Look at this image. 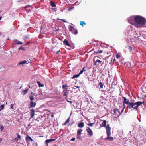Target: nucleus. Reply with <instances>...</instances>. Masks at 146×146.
<instances>
[{"instance_id": "a18cd8bd", "label": "nucleus", "mask_w": 146, "mask_h": 146, "mask_svg": "<svg viewBox=\"0 0 146 146\" xmlns=\"http://www.w3.org/2000/svg\"><path fill=\"white\" fill-rule=\"evenodd\" d=\"M67 101L68 102H69L71 104L72 103V101H68V100H67Z\"/></svg>"}, {"instance_id": "de8ad7c7", "label": "nucleus", "mask_w": 146, "mask_h": 146, "mask_svg": "<svg viewBox=\"0 0 146 146\" xmlns=\"http://www.w3.org/2000/svg\"><path fill=\"white\" fill-rule=\"evenodd\" d=\"M11 108L12 109H13V104H11Z\"/></svg>"}, {"instance_id": "412c9836", "label": "nucleus", "mask_w": 146, "mask_h": 146, "mask_svg": "<svg viewBox=\"0 0 146 146\" xmlns=\"http://www.w3.org/2000/svg\"><path fill=\"white\" fill-rule=\"evenodd\" d=\"M27 61L26 60H23L20 62L19 64L20 65H23L26 64Z\"/></svg>"}, {"instance_id": "37998d69", "label": "nucleus", "mask_w": 146, "mask_h": 146, "mask_svg": "<svg viewBox=\"0 0 146 146\" xmlns=\"http://www.w3.org/2000/svg\"><path fill=\"white\" fill-rule=\"evenodd\" d=\"M60 20L62 21H63V22H64V23L66 22V21H65L64 19H60Z\"/></svg>"}, {"instance_id": "0eeeda50", "label": "nucleus", "mask_w": 146, "mask_h": 146, "mask_svg": "<svg viewBox=\"0 0 146 146\" xmlns=\"http://www.w3.org/2000/svg\"><path fill=\"white\" fill-rule=\"evenodd\" d=\"M69 31H71L74 34L77 35L78 33V31L76 29H75L73 27L71 26L70 27Z\"/></svg>"}, {"instance_id": "e433bc0d", "label": "nucleus", "mask_w": 146, "mask_h": 146, "mask_svg": "<svg viewBox=\"0 0 146 146\" xmlns=\"http://www.w3.org/2000/svg\"><path fill=\"white\" fill-rule=\"evenodd\" d=\"M18 44H23V43L20 41H18V42L17 43Z\"/></svg>"}, {"instance_id": "09e8293b", "label": "nucleus", "mask_w": 146, "mask_h": 146, "mask_svg": "<svg viewBox=\"0 0 146 146\" xmlns=\"http://www.w3.org/2000/svg\"><path fill=\"white\" fill-rule=\"evenodd\" d=\"M14 140L17 141H18V139H17V138H14Z\"/></svg>"}, {"instance_id": "7ed1b4c3", "label": "nucleus", "mask_w": 146, "mask_h": 146, "mask_svg": "<svg viewBox=\"0 0 146 146\" xmlns=\"http://www.w3.org/2000/svg\"><path fill=\"white\" fill-rule=\"evenodd\" d=\"M29 98L30 100L29 104V108L34 107L36 105V103L35 102H33V100L34 99V96H29Z\"/></svg>"}, {"instance_id": "a211bd4d", "label": "nucleus", "mask_w": 146, "mask_h": 146, "mask_svg": "<svg viewBox=\"0 0 146 146\" xmlns=\"http://www.w3.org/2000/svg\"><path fill=\"white\" fill-rule=\"evenodd\" d=\"M107 123V121L105 120H104L103 121V122L102 123V126H100V127H106H106L107 126H106V124Z\"/></svg>"}, {"instance_id": "13d9d810", "label": "nucleus", "mask_w": 146, "mask_h": 146, "mask_svg": "<svg viewBox=\"0 0 146 146\" xmlns=\"http://www.w3.org/2000/svg\"><path fill=\"white\" fill-rule=\"evenodd\" d=\"M37 119H35V120H37V121H38V120H37Z\"/></svg>"}, {"instance_id": "9d476101", "label": "nucleus", "mask_w": 146, "mask_h": 146, "mask_svg": "<svg viewBox=\"0 0 146 146\" xmlns=\"http://www.w3.org/2000/svg\"><path fill=\"white\" fill-rule=\"evenodd\" d=\"M122 98L123 99V107H125V104L128 105L129 103V100L127 99L125 97H123Z\"/></svg>"}, {"instance_id": "1a4fd4ad", "label": "nucleus", "mask_w": 146, "mask_h": 146, "mask_svg": "<svg viewBox=\"0 0 146 146\" xmlns=\"http://www.w3.org/2000/svg\"><path fill=\"white\" fill-rule=\"evenodd\" d=\"M86 130L88 133V135L89 137H91L93 135L92 131L90 127H86Z\"/></svg>"}, {"instance_id": "8fccbe9b", "label": "nucleus", "mask_w": 146, "mask_h": 146, "mask_svg": "<svg viewBox=\"0 0 146 146\" xmlns=\"http://www.w3.org/2000/svg\"><path fill=\"white\" fill-rule=\"evenodd\" d=\"M30 6L29 5H27V6H26L25 7V8L26 9L28 7H29Z\"/></svg>"}, {"instance_id": "2eb2a0df", "label": "nucleus", "mask_w": 146, "mask_h": 146, "mask_svg": "<svg viewBox=\"0 0 146 146\" xmlns=\"http://www.w3.org/2000/svg\"><path fill=\"white\" fill-rule=\"evenodd\" d=\"M82 131V129H79L77 131V135L79 137H80L81 134V132Z\"/></svg>"}, {"instance_id": "dca6fc26", "label": "nucleus", "mask_w": 146, "mask_h": 146, "mask_svg": "<svg viewBox=\"0 0 146 146\" xmlns=\"http://www.w3.org/2000/svg\"><path fill=\"white\" fill-rule=\"evenodd\" d=\"M84 123L83 122H80L78 123V126L79 128H82L84 126Z\"/></svg>"}, {"instance_id": "cd10ccee", "label": "nucleus", "mask_w": 146, "mask_h": 146, "mask_svg": "<svg viewBox=\"0 0 146 146\" xmlns=\"http://www.w3.org/2000/svg\"><path fill=\"white\" fill-rule=\"evenodd\" d=\"M80 76V75L79 74H78L76 75H75L72 78L73 79H74V78H77L78 77Z\"/></svg>"}, {"instance_id": "bb28decb", "label": "nucleus", "mask_w": 146, "mask_h": 146, "mask_svg": "<svg viewBox=\"0 0 146 146\" xmlns=\"http://www.w3.org/2000/svg\"><path fill=\"white\" fill-rule=\"evenodd\" d=\"M121 56V54L120 53H118L115 56L116 58L117 59L119 58Z\"/></svg>"}, {"instance_id": "4c0bfd02", "label": "nucleus", "mask_w": 146, "mask_h": 146, "mask_svg": "<svg viewBox=\"0 0 146 146\" xmlns=\"http://www.w3.org/2000/svg\"><path fill=\"white\" fill-rule=\"evenodd\" d=\"M129 50L130 51H131L132 50V48L130 46H129Z\"/></svg>"}, {"instance_id": "864d4df0", "label": "nucleus", "mask_w": 146, "mask_h": 146, "mask_svg": "<svg viewBox=\"0 0 146 146\" xmlns=\"http://www.w3.org/2000/svg\"><path fill=\"white\" fill-rule=\"evenodd\" d=\"M55 92L57 94H58L59 93V92L58 91H57V92Z\"/></svg>"}, {"instance_id": "f257e3e1", "label": "nucleus", "mask_w": 146, "mask_h": 146, "mask_svg": "<svg viewBox=\"0 0 146 146\" xmlns=\"http://www.w3.org/2000/svg\"><path fill=\"white\" fill-rule=\"evenodd\" d=\"M135 26L137 28H141L146 24V19L140 15L135 16Z\"/></svg>"}, {"instance_id": "ddd939ff", "label": "nucleus", "mask_w": 146, "mask_h": 146, "mask_svg": "<svg viewBox=\"0 0 146 146\" xmlns=\"http://www.w3.org/2000/svg\"><path fill=\"white\" fill-rule=\"evenodd\" d=\"M25 140L27 143L29 142L30 141L31 142H33L34 141L32 138L30 137L28 135L26 137Z\"/></svg>"}, {"instance_id": "6ab92c4d", "label": "nucleus", "mask_w": 146, "mask_h": 146, "mask_svg": "<svg viewBox=\"0 0 146 146\" xmlns=\"http://www.w3.org/2000/svg\"><path fill=\"white\" fill-rule=\"evenodd\" d=\"M102 52L103 51L102 50H98L97 51H94V53L95 54H97L98 53L101 54Z\"/></svg>"}, {"instance_id": "f3484780", "label": "nucleus", "mask_w": 146, "mask_h": 146, "mask_svg": "<svg viewBox=\"0 0 146 146\" xmlns=\"http://www.w3.org/2000/svg\"><path fill=\"white\" fill-rule=\"evenodd\" d=\"M64 43L67 46H68L69 47H71V46L69 44L68 40L66 39H64V40L63 41Z\"/></svg>"}, {"instance_id": "e2e57ef3", "label": "nucleus", "mask_w": 146, "mask_h": 146, "mask_svg": "<svg viewBox=\"0 0 146 146\" xmlns=\"http://www.w3.org/2000/svg\"><path fill=\"white\" fill-rule=\"evenodd\" d=\"M53 115H52V117H53Z\"/></svg>"}, {"instance_id": "052dcab7", "label": "nucleus", "mask_w": 146, "mask_h": 146, "mask_svg": "<svg viewBox=\"0 0 146 146\" xmlns=\"http://www.w3.org/2000/svg\"><path fill=\"white\" fill-rule=\"evenodd\" d=\"M30 126V124H28V126Z\"/></svg>"}, {"instance_id": "c85d7f7f", "label": "nucleus", "mask_w": 146, "mask_h": 146, "mask_svg": "<svg viewBox=\"0 0 146 146\" xmlns=\"http://www.w3.org/2000/svg\"><path fill=\"white\" fill-rule=\"evenodd\" d=\"M19 50H22L23 51H25V49L24 47L22 46H21L19 48Z\"/></svg>"}, {"instance_id": "423d86ee", "label": "nucleus", "mask_w": 146, "mask_h": 146, "mask_svg": "<svg viewBox=\"0 0 146 146\" xmlns=\"http://www.w3.org/2000/svg\"><path fill=\"white\" fill-rule=\"evenodd\" d=\"M134 102V100H132L130 101L129 104L127 106V108L129 109H131L133 108H134L135 107L134 106L135 105V103Z\"/></svg>"}, {"instance_id": "20e7f679", "label": "nucleus", "mask_w": 146, "mask_h": 146, "mask_svg": "<svg viewBox=\"0 0 146 146\" xmlns=\"http://www.w3.org/2000/svg\"><path fill=\"white\" fill-rule=\"evenodd\" d=\"M124 109V107H123V109L121 110V112L118 109H117L116 108H115L114 109V114L115 115V116H116L117 117H119L122 113L123 112Z\"/></svg>"}, {"instance_id": "7c9ffc66", "label": "nucleus", "mask_w": 146, "mask_h": 146, "mask_svg": "<svg viewBox=\"0 0 146 146\" xmlns=\"http://www.w3.org/2000/svg\"><path fill=\"white\" fill-rule=\"evenodd\" d=\"M28 89H27L23 91V92H24L23 95H25V94L28 92Z\"/></svg>"}, {"instance_id": "680f3d73", "label": "nucleus", "mask_w": 146, "mask_h": 146, "mask_svg": "<svg viewBox=\"0 0 146 146\" xmlns=\"http://www.w3.org/2000/svg\"><path fill=\"white\" fill-rule=\"evenodd\" d=\"M95 57H95L94 58H94H95Z\"/></svg>"}, {"instance_id": "72a5a7b5", "label": "nucleus", "mask_w": 146, "mask_h": 146, "mask_svg": "<svg viewBox=\"0 0 146 146\" xmlns=\"http://www.w3.org/2000/svg\"><path fill=\"white\" fill-rule=\"evenodd\" d=\"M68 87V85L67 84H65L64 85L62 86V88L63 89H64L65 88H67Z\"/></svg>"}, {"instance_id": "4d7b16f0", "label": "nucleus", "mask_w": 146, "mask_h": 146, "mask_svg": "<svg viewBox=\"0 0 146 146\" xmlns=\"http://www.w3.org/2000/svg\"><path fill=\"white\" fill-rule=\"evenodd\" d=\"M76 87L77 88H79L80 87Z\"/></svg>"}, {"instance_id": "bf43d9fd", "label": "nucleus", "mask_w": 146, "mask_h": 146, "mask_svg": "<svg viewBox=\"0 0 146 146\" xmlns=\"http://www.w3.org/2000/svg\"><path fill=\"white\" fill-rule=\"evenodd\" d=\"M144 97H146V95H144Z\"/></svg>"}, {"instance_id": "6e6d98bb", "label": "nucleus", "mask_w": 146, "mask_h": 146, "mask_svg": "<svg viewBox=\"0 0 146 146\" xmlns=\"http://www.w3.org/2000/svg\"><path fill=\"white\" fill-rule=\"evenodd\" d=\"M1 18H2V17L1 16H0V20L1 19Z\"/></svg>"}, {"instance_id": "603ef678", "label": "nucleus", "mask_w": 146, "mask_h": 146, "mask_svg": "<svg viewBox=\"0 0 146 146\" xmlns=\"http://www.w3.org/2000/svg\"><path fill=\"white\" fill-rule=\"evenodd\" d=\"M2 139L1 138H0V142H1L2 141Z\"/></svg>"}, {"instance_id": "a19ab883", "label": "nucleus", "mask_w": 146, "mask_h": 146, "mask_svg": "<svg viewBox=\"0 0 146 146\" xmlns=\"http://www.w3.org/2000/svg\"><path fill=\"white\" fill-rule=\"evenodd\" d=\"M4 127L3 126H1L0 127V129H1V131H2L4 129Z\"/></svg>"}, {"instance_id": "f8f14e48", "label": "nucleus", "mask_w": 146, "mask_h": 146, "mask_svg": "<svg viewBox=\"0 0 146 146\" xmlns=\"http://www.w3.org/2000/svg\"><path fill=\"white\" fill-rule=\"evenodd\" d=\"M56 139H48L46 140L45 141V144H46V146H48V143H50V142L55 141L56 140Z\"/></svg>"}, {"instance_id": "58836bf2", "label": "nucleus", "mask_w": 146, "mask_h": 146, "mask_svg": "<svg viewBox=\"0 0 146 146\" xmlns=\"http://www.w3.org/2000/svg\"><path fill=\"white\" fill-rule=\"evenodd\" d=\"M24 37L25 39H27L28 38H29V37H28V36H24Z\"/></svg>"}, {"instance_id": "4be33fe9", "label": "nucleus", "mask_w": 146, "mask_h": 146, "mask_svg": "<svg viewBox=\"0 0 146 146\" xmlns=\"http://www.w3.org/2000/svg\"><path fill=\"white\" fill-rule=\"evenodd\" d=\"M37 82L39 87H43L44 86V85L40 83V82L38 81Z\"/></svg>"}, {"instance_id": "473e14b6", "label": "nucleus", "mask_w": 146, "mask_h": 146, "mask_svg": "<svg viewBox=\"0 0 146 146\" xmlns=\"http://www.w3.org/2000/svg\"><path fill=\"white\" fill-rule=\"evenodd\" d=\"M70 92H72V91H70V90H66V92L67 93V96L68 97V96H69V94L70 93Z\"/></svg>"}, {"instance_id": "f03ea898", "label": "nucleus", "mask_w": 146, "mask_h": 146, "mask_svg": "<svg viewBox=\"0 0 146 146\" xmlns=\"http://www.w3.org/2000/svg\"><path fill=\"white\" fill-rule=\"evenodd\" d=\"M111 127H110L109 124H107L106 127V130L107 135V137L106 138V139H108L110 141H113V137L110 136L111 135Z\"/></svg>"}, {"instance_id": "0e129e2a", "label": "nucleus", "mask_w": 146, "mask_h": 146, "mask_svg": "<svg viewBox=\"0 0 146 146\" xmlns=\"http://www.w3.org/2000/svg\"><path fill=\"white\" fill-rule=\"evenodd\" d=\"M29 88H30V86H29Z\"/></svg>"}, {"instance_id": "4468645a", "label": "nucleus", "mask_w": 146, "mask_h": 146, "mask_svg": "<svg viewBox=\"0 0 146 146\" xmlns=\"http://www.w3.org/2000/svg\"><path fill=\"white\" fill-rule=\"evenodd\" d=\"M30 114L31 116L30 119L33 118L35 115V110H30Z\"/></svg>"}, {"instance_id": "393cba45", "label": "nucleus", "mask_w": 146, "mask_h": 146, "mask_svg": "<svg viewBox=\"0 0 146 146\" xmlns=\"http://www.w3.org/2000/svg\"><path fill=\"white\" fill-rule=\"evenodd\" d=\"M5 105L4 104L1 105L0 106V111L3 110L4 108Z\"/></svg>"}, {"instance_id": "a878e982", "label": "nucleus", "mask_w": 146, "mask_h": 146, "mask_svg": "<svg viewBox=\"0 0 146 146\" xmlns=\"http://www.w3.org/2000/svg\"><path fill=\"white\" fill-rule=\"evenodd\" d=\"M86 23L84 21H80V25L82 27H84V25H86Z\"/></svg>"}, {"instance_id": "49530a36", "label": "nucleus", "mask_w": 146, "mask_h": 146, "mask_svg": "<svg viewBox=\"0 0 146 146\" xmlns=\"http://www.w3.org/2000/svg\"><path fill=\"white\" fill-rule=\"evenodd\" d=\"M60 52V50H58V51H57V52H56V54H58Z\"/></svg>"}, {"instance_id": "39448f33", "label": "nucleus", "mask_w": 146, "mask_h": 146, "mask_svg": "<svg viewBox=\"0 0 146 146\" xmlns=\"http://www.w3.org/2000/svg\"><path fill=\"white\" fill-rule=\"evenodd\" d=\"M135 16H131L129 17L128 20V22L131 24L135 26Z\"/></svg>"}, {"instance_id": "c03bdc74", "label": "nucleus", "mask_w": 146, "mask_h": 146, "mask_svg": "<svg viewBox=\"0 0 146 146\" xmlns=\"http://www.w3.org/2000/svg\"><path fill=\"white\" fill-rule=\"evenodd\" d=\"M34 93L33 92H31V95L30 96H34Z\"/></svg>"}, {"instance_id": "5701e85b", "label": "nucleus", "mask_w": 146, "mask_h": 146, "mask_svg": "<svg viewBox=\"0 0 146 146\" xmlns=\"http://www.w3.org/2000/svg\"><path fill=\"white\" fill-rule=\"evenodd\" d=\"M70 121V118L69 117L66 121L63 124V125H66Z\"/></svg>"}, {"instance_id": "6e6552de", "label": "nucleus", "mask_w": 146, "mask_h": 146, "mask_svg": "<svg viewBox=\"0 0 146 146\" xmlns=\"http://www.w3.org/2000/svg\"><path fill=\"white\" fill-rule=\"evenodd\" d=\"M145 102H137L135 103V105H137V106L134 107L133 108V110H137L138 109V107L139 106L143 104Z\"/></svg>"}, {"instance_id": "c9c22d12", "label": "nucleus", "mask_w": 146, "mask_h": 146, "mask_svg": "<svg viewBox=\"0 0 146 146\" xmlns=\"http://www.w3.org/2000/svg\"><path fill=\"white\" fill-rule=\"evenodd\" d=\"M16 134L17 136V138H19V139H20L21 138V137L20 136V135L19 133H17Z\"/></svg>"}, {"instance_id": "69168bd1", "label": "nucleus", "mask_w": 146, "mask_h": 146, "mask_svg": "<svg viewBox=\"0 0 146 146\" xmlns=\"http://www.w3.org/2000/svg\"><path fill=\"white\" fill-rule=\"evenodd\" d=\"M1 35V33H0V35Z\"/></svg>"}, {"instance_id": "2f4dec72", "label": "nucleus", "mask_w": 146, "mask_h": 146, "mask_svg": "<svg viewBox=\"0 0 146 146\" xmlns=\"http://www.w3.org/2000/svg\"><path fill=\"white\" fill-rule=\"evenodd\" d=\"M94 124V123H87V125L88 126H90V127H92V126H93Z\"/></svg>"}, {"instance_id": "ea45409f", "label": "nucleus", "mask_w": 146, "mask_h": 146, "mask_svg": "<svg viewBox=\"0 0 146 146\" xmlns=\"http://www.w3.org/2000/svg\"><path fill=\"white\" fill-rule=\"evenodd\" d=\"M75 138L73 137L71 139V141H73L75 140Z\"/></svg>"}, {"instance_id": "79ce46f5", "label": "nucleus", "mask_w": 146, "mask_h": 146, "mask_svg": "<svg viewBox=\"0 0 146 146\" xmlns=\"http://www.w3.org/2000/svg\"><path fill=\"white\" fill-rule=\"evenodd\" d=\"M30 44V42H28L26 43L25 45H28L29 44Z\"/></svg>"}, {"instance_id": "3c124183", "label": "nucleus", "mask_w": 146, "mask_h": 146, "mask_svg": "<svg viewBox=\"0 0 146 146\" xmlns=\"http://www.w3.org/2000/svg\"><path fill=\"white\" fill-rule=\"evenodd\" d=\"M88 80L89 81H92V80H90L89 79V78H88Z\"/></svg>"}, {"instance_id": "b1692460", "label": "nucleus", "mask_w": 146, "mask_h": 146, "mask_svg": "<svg viewBox=\"0 0 146 146\" xmlns=\"http://www.w3.org/2000/svg\"><path fill=\"white\" fill-rule=\"evenodd\" d=\"M85 67H84L82 70H80L79 73L80 75L82 74L84 72V71H85L86 70L85 69Z\"/></svg>"}, {"instance_id": "f704fd0d", "label": "nucleus", "mask_w": 146, "mask_h": 146, "mask_svg": "<svg viewBox=\"0 0 146 146\" xmlns=\"http://www.w3.org/2000/svg\"><path fill=\"white\" fill-rule=\"evenodd\" d=\"M67 92H65L64 93V95H63V96H66V97H65V98L66 99V100L67 99V98L68 97V96H67Z\"/></svg>"}, {"instance_id": "5fc2aeb1", "label": "nucleus", "mask_w": 146, "mask_h": 146, "mask_svg": "<svg viewBox=\"0 0 146 146\" xmlns=\"http://www.w3.org/2000/svg\"><path fill=\"white\" fill-rule=\"evenodd\" d=\"M37 146V144L36 143H35V146Z\"/></svg>"}, {"instance_id": "aec40b11", "label": "nucleus", "mask_w": 146, "mask_h": 146, "mask_svg": "<svg viewBox=\"0 0 146 146\" xmlns=\"http://www.w3.org/2000/svg\"><path fill=\"white\" fill-rule=\"evenodd\" d=\"M50 5L53 7H55L56 5L53 1H50Z\"/></svg>"}, {"instance_id": "c756f323", "label": "nucleus", "mask_w": 146, "mask_h": 146, "mask_svg": "<svg viewBox=\"0 0 146 146\" xmlns=\"http://www.w3.org/2000/svg\"><path fill=\"white\" fill-rule=\"evenodd\" d=\"M99 85L100 86V88H102L103 86V84H102V83L101 82H100L99 84Z\"/></svg>"}, {"instance_id": "9b49d317", "label": "nucleus", "mask_w": 146, "mask_h": 146, "mask_svg": "<svg viewBox=\"0 0 146 146\" xmlns=\"http://www.w3.org/2000/svg\"><path fill=\"white\" fill-rule=\"evenodd\" d=\"M98 62L99 63L98 64V65H100V66H102L104 64V62H103L102 61H101L100 60L97 59L94 62V65H95L96 63Z\"/></svg>"}]
</instances>
